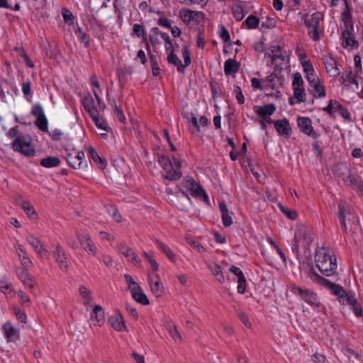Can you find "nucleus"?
Here are the masks:
<instances>
[{
  "mask_svg": "<svg viewBox=\"0 0 363 363\" xmlns=\"http://www.w3.org/2000/svg\"><path fill=\"white\" fill-rule=\"evenodd\" d=\"M21 207L24 210L26 214L32 218L35 215V211L32 204L28 201H23L21 203Z\"/></svg>",
  "mask_w": 363,
  "mask_h": 363,
  "instance_id": "47",
  "label": "nucleus"
},
{
  "mask_svg": "<svg viewBox=\"0 0 363 363\" xmlns=\"http://www.w3.org/2000/svg\"><path fill=\"white\" fill-rule=\"evenodd\" d=\"M90 116L98 128L106 130L107 132L109 131L111 128L108 127L107 123L103 118L99 117V113H96Z\"/></svg>",
  "mask_w": 363,
  "mask_h": 363,
  "instance_id": "39",
  "label": "nucleus"
},
{
  "mask_svg": "<svg viewBox=\"0 0 363 363\" xmlns=\"http://www.w3.org/2000/svg\"><path fill=\"white\" fill-rule=\"evenodd\" d=\"M158 162L162 169V175L168 180L175 181L182 177L181 162L173 157L174 163L165 155L158 156Z\"/></svg>",
  "mask_w": 363,
  "mask_h": 363,
  "instance_id": "3",
  "label": "nucleus"
},
{
  "mask_svg": "<svg viewBox=\"0 0 363 363\" xmlns=\"http://www.w3.org/2000/svg\"><path fill=\"white\" fill-rule=\"evenodd\" d=\"M323 61L327 73L332 77H336L340 74V70L337 67V62L331 55L323 56Z\"/></svg>",
  "mask_w": 363,
  "mask_h": 363,
  "instance_id": "12",
  "label": "nucleus"
},
{
  "mask_svg": "<svg viewBox=\"0 0 363 363\" xmlns=\"http://www.w3.org/2000/svg\"><path fill=\"white\" fill-rule=\"evenodd\" d=\"M13 149L26 157L35 155V149L28 136L17 135L12 143Z\"/></svg>",
  "mask_w": 363,
  "mask_h": 363,
  "instance_id": "7",
  "label": "nucleus"
},
{
  "mask_svg": "<svg viewBox=\"0 0 363 363\" xmlns=\"http://www.w3.org/2000/svg\"><path fill=\"white\" fill-rule=\"evenodd\" d=\"M323 15L319 12L313 13L311 16H306L304 18V24L306 28H320V22Z\"/></svg>",
  "mask_w": 363,
  "mask_h": 363,
  "instance_id": "20",
  "label": "nucleus"
},
{
  "mask_svg": "<svg viewBox=\"0 0 363 363\" xmlns=\"http://www.w3.org/2000/svg\"><path fill=\"white\" fill-rule=\"evenodd\" d=\"M233 16L238 21H240L243 19L245 15L243 13V9L241 6L237 5L233 9Z\"/></svg>",
  "mask_w": 363,
  "mask_h": 363,
  "instance_id": "56",
  "label": "nucleus"
},
{
  "mask_svg": "<svg viewBox=\"0 0 363 363\" xmlns=\"http://www.w3.org/2000/svg\"><path fill=\"white\" fill-rule=\"evenodd\" d=\"M72 149H69V167L73 169H79L82 167L83 164V159L84 157V153L81 150L83 143L82 138L79 140H74L71 138Z\"/></svg>",
  "mask_w": 363,
  "mask_h": 363,
  "instance_id": "6",
  "label": "nucleus"
},
{
  "mask_svg": "<svg viewBox=\"0 0 363 363\" xmlns=\"http://www.w3.org/2000/svg\"><path fill=\"white\" fill-rule=\"evenodd\" d=\"M26 240L40 257H42L48 254V251L45 248L44 243L38 237L30 234L26 236Z\"/></svg>",
  "mask_w": 363,
  "mask_h": 363,
  "instance_id": "13",
  "label": "nucleus"
},
{
  "mask_svg": "<svg viewBox=\"0 0 363 363\" xmlns=\"http://www.w3.org/2000/svg\"><path fill=\"white\" fill-rule=\"evenodd\" d=\"M269 50L270 53H265V57H271L275 69L281 70L286 62V52L279 45L271 46Z\"/></svg>",
  "mask_w": 363,
  "mask_h": 363,
  "instance_id": "8",
  "label": "nucleus"
},
{
  "mask_svg": "<svg viewBox=\"0 0 363 363\" xmlns=\"http://www.w3.org/2000/svg\"><path fill=\"white\" fill-rule=\"evenodd\" d=\"M82 247L85 250L89 255L92 256H96L98 252V249L95 245L94 242L91 240L88 242H85L82 245Z\"/></svg>",
  "mask_w": 363,
  "mask_h": 363,
  "instance_id": "44",
  "label": "nucleus"
},
{
  "mask_svg": "<svg viewBox=\"0 0 363 363\" xmlns=\"http://www.w3.org/2000/svg\"><path fill=\"white\" fill-rule=\"evenodd\" d=\"M56 261L59 264L60 268L63 271L67 270V257L65 252L57 246L55 251Z\"/></svg>",
  "mask_w": 363,
  "mask_h": 363,
  "instance_id": "30",
  "label": "nucleus"
},
{
  "mask_svg": "<svg viewBox=\"0 0 363 363\" xmlns=\"http://www.w3.org/2000/svg\"><path fill=\"white\" fill-rule=\"evenodd\" d=\"M208 269L220 284H223L225 281V277L221 270V267L219 264L213 263L212 264L208 265Z\"/></svg>",
  "mask_w": 363,
  "mask_h": 363,
  "instance_id": "35",
  "label": "nucleus"
},
{
  "mask_svg": "<svg viewBox=\"0 0 363 363\" xmlns=\"http://www.w3.org/2000/svg\"><path fill=\"white\" fill-rule=\"evenodd\" d=\"M303 80L302 79V77L299 72H296L293 74V82H292V86L293 88L296 87H303Z\"/></svg>",
  "mask_w": 363,
  "mask_h": 363,
  "instance_id": "54",
  "label": "nucleus"
},
{
  "mask_svg": "<svg viewBox=\"0 0 363 363\" xmlns=\"http://www.w3.org/2000/svg\"><path fill=\"white\" fill-rule=\"evenodd\" d=\"M40 164L45 168H51L58 166L60 160L57 157H47L40 160Z\"/></svg>",
  "mask_w": 363,
  "mask_h": 363,
  "instance_id": "38",
  "label": "nucleus"
},
{
  "mask_svg": "<svg viewBox=\"0 0 363 363\" xmlns=\"http://www.w3.org/2000/svg\"><path fill=\"white\" fill-rule=\"evenodd\" d=\"M342 20L345 24V29H350L354 30V23L352 21V17L350 11H345L342 13Z\"/></svg>",
  "mask_w": 363,
  "mask_h": 363,
  "instance_id": "42",
  "label": "nucleus"
},
{
  "mask_svg": "<svg viewBox=\"0 0 363 363\" xmlns=\"http://www.w3.org/2000/svg\"><path fill=\"white\" fill-rule=\"evenodd\" d=\"M3 330L8 341L15 342L18 340L19 332L10 322H6L3 325Z\"/></svg>",
  "mask_w": 363,
  "mask_h": 363,
  "instance_id": "19",
  "label": "nucleus"
},
{
  "mask_svg": "<svg viewBox=\"0 0 363 363\" xmlns=\"http://www.w3.org/2000/svg\"><path fill=\"white\" fill-rule=\"evenodd\" d=\"M218 206L221 213L223 225L225 227L230 226L233 224L232 215H233V213L229 211L224 201H219Z\"/></svg>",
  "mask_w": 363,
  "mask_h": 363,
  "instance_id": "16",
  "label": "nucleus"
},
{
  "mask_svg": "<svg viewBox=\"0 0 363 363\" xmlns=\"http://www.w3.org/2000/svg\"><path fill=\"white\" fill-rule=\"evenodd\" d=\"M89 80H90L91 85L94 88H96V89H94V90L96 91L98 93H99V96H100L101 95V94H102V91L101 89L100 84H99V82L97 79L96 76L95 74H93L92 76H91Z\"/></svg>",
  "mask_w": 363,
  "mask_h": 363,
  "instance_id": "62",
  "label": "nucleus"
},
{
  "mask_svg": "<svg viewBox=\"0 0 363 363\" xmlns=\"http://www.w3.org/2000/svg\"><path fill=\"white\" fill-rule=\"evenodd\" d=\"M93 94L96 101L91 94H88L82 99L84 109L89 113V116L99 113L100 111H104L106 108L105 103L103 101L101 96H99V93L93 90Z\"/></svg>",
  "mask_w": 363,
  "mask_h": 363,
  "instance_id": "5",
  "label": "nucleus"
},
{
  "mask_svg": "<svg viewBox=\"0 0 363 363\" xmlns=\"http://www.w3.org/2000/svg\"><path fill=\"white\" fill-rule=\"evenodd\" d=\"M194 184V187L189 190L191 195L195 198H203L204 201L208 202V196L202 186L196 182Z\"/></svg>",
  "mask_w": 363,
  "mask_h": 363,
  "instance_id": "29",
  "label": "nucleus"
},
{
  "mask_svg": "<svg viewBox=\"0 0 363 363\" xmlns=\"http://www.w3.org/2000/svg\"><path fill=\"white\" fill-rule=\"evenodd\" d=\"M108 213L111 215L112 218L116 221V222H121V216L120 213L118 212V209L113 206H110L109 208L107 210Z\"/></svg>",
  "mask_w": 363,
  "mask_h": 363,
  "instance_id": "59",
  "label": "nucleus"
},
{
  "mask_svg": "<svg viewBox=\"0 0 363 363\" xmlns=\"http://www.w3.org/2000/svg\"><path fill=\"white\" fill-rule=\"evenodd\" d=\"M77 238L81 245H82L85 242H88L89 241L91 240L89 233L86 230H81L79 231H77Z\"/></svg>",
  "mask_w": 363,
  "mask_h": 363,
  "instance_id": "48",
  "label": "nucleus"
},
{
  "mask_svg": "<svg viewBox=\"0 0 363 363\" xmlns=\"http://www.w3.org/2000/svg\"><path fill=\"white\" fill-rule=\"evenodd\" d=\"M79 293L83 299L84 306L86 307L90 306L93 301L91 291L84 286H80Z\"/></svg>",
  "mask_w": 363,
  "mask_h": 363,
  "instance_id": "33",
  "label": "nucleus"
},
{
  "mask_svg": "<svg viewBox=\"0 0 363 363\" xmlns=\"http://www.w3.org/2000/svg\"><path fill=\"white\" fill-rule=\"evenodd\" d=\"M308 35L315 42L320 40L319 28H307Z\"/></svg>",
  "mask_w": 363,
  "mask_h": 363,
  "instance_id": "57",
  "label": "nucleus"
},
{
  "mask_svg": "<svg viewBox=\"0 0 363 363\" xmlns=\"http://www.w3.org/2000/svg\"><path fill=\"white\" fill-rule=\"evenodd\" d=\"M238 292L243 294L246 290V279L245 277L238 279Z\"/></svg>",
  "mask_w": 363,
  "mask_h": 363,
  "instance_id": "64",
  "label": "nucleus"
},
{
  "mask_svg": "<svg viewBox=\"0 0 363 363\" xmlns=\"http://www.w3.org/2000/svg\"><path fill=\"white\" fill-rule=\"evenodd\" d=\"M188 243L190 246L199 253L205 251V248L197 241L193 240H188Z\"/></svg>",
  "mask_w": 363,
  "mask_h": 363,
  "instance_id": "63",
  "label": "nucleus"
},
{
  "mask_svg": "<svg viewBox=\"0 0 363 363\" xmlns=\"http://www.w3.org/2000/svg\"><path fill=\"white\" fill-rule=\"evenodd\" d=\"M195 182L191 177H185L182 179V185L189 191L191 188L194 187Z\"/></svg>",
  "mask_w": 363,
  "mask_h": 363,
  "instance_id": "61",
  "label": "nucleus"
},
{
  "mask_svg": "<svg viewBox=\"0 0 363 363\" xmlns=\"http://www.w3.org/2000/svg\"><path fill=\"white\" fill-rule=\"evenodd\" d=\"M167 62L170 65H173L177 67V71L179 73H184L185 71V66L183 64L179 57L174 52V50H171L167 57Z\"/></svg>",
  "mask_w": 363,
  "mask_h": 363,
  "instance_id": "26",
  "label": "nucleus"
},
{
  "mask_svg": "<svg viewBox=\"0 0 363 363\" xmlns=\"http://www.w3.org/2000/svg\"><path fill=\"white\" fill-rule=\"evenodd\" d=\"M274 128L279 135L286 138H289L292 133L289 121L286 118L276 121Z\"/></svg>",
  "mask_w": 363,
  "mask_h": 363,
  "instance_id": "15",
  "label": "nucleus"
},
{
  "mask_svg": "<svg viewBox=\"0 0 363 363\" xmlns=\"http://www.w3.org/2000/svg\"><path fill=\"white\" fill-rule=\"evenodd\" d=\"M182 52L184 59L183 66H185L186 68V67H189L191 63V53L189 47L186 45L183 46Z\"/></svg>",
  "mask_w": 363,
  "mask_h": 363,
  "instance_id": "45",
  "label": "nucleus"
},
{
  "mask_svg": "<svg viewBox=\"0 0 363 363\" xmlns=\"http://www.w3.org/2000/svg\"><path fill=\"white\" fill-rule=\"evenodd\" d=\"M14 247L23 267L28 268V267L32 264V261L28 257L27 252L21 245L16 244Z\"/></svg>",
  "mask_w": 363,
  "mask_h": 363,
  "instance_id": "17",
  "label": "nucleus"
},
{
  "mask_svg": "<svg viewBox=\"0 0 363 363\" xmlns=\"http://www.w3.org/2000/svg\"><path fill=\"white\" fill-rule=\"evenodd\" d=\"M308 305L319 308L322 306L321 303L318 301L317 294L310 290H306L303 296L301 298Z\"/></svg>",
  "mask_w": 363,
  "mask_h": 363,
  "instance_id": "28",
  "label": "nucleus"
},
{
  "mask_svg": "<svg viewBox=\"0 0 363 363\" xmlns=\"http://www.w3.org/2000/svg\"><path fill=\"white\" fill-rule=\"evenodd\" d=\"M133 31L134 35H135L138 38H140L145 35L146 29L143 24L135 23L133 27Z\"/></svg>",
  "mask_w": 363,
  "mask_h": 363,
  "instance_id": "49",
  "label": "nucleus"
},
{
  "mask_svg": "<svg viewBox=\"0 0 363 363\" xmlns=\"http://www.w3.org/2000/svg\"><path fill=\"white\" fill-rule=\"evenodd\" d=\"M294 94L293 96L289 99V104L291 106H294L296 104H300L302 102H305L306 101V92L304 87H296L293 88Z\"/></svg>",
  "mask_w": 363,
  "mask_h": 363,
  "instance_id": "18",
  "label": "nucleus"
},
{
  "mask_svg": "<svg viewBox=\"0 0 363 363\" xmlns=\"http://www.w3.org/2000/svg\"><path fill=\"white\" fill-rule=\"evenodd\" d=\"M124 278L130 291H133V289H136L137 287H140L130 275L126 274L124 275Z\"/></svg>",
  "mask_w": 363,
  "mask_h": 363,
  "instance_id": "58",
  "label": "nucleus"
},
{
  "mask_svg": "<svg viewBox=\"0 0 363 363\" xmlns=\"http://www.w3.org/2000/svg\"><path fill=\"white\" fill-rule=\"evenodd\" d=\"M313 239L312 235L305 228H299L295 231L291 250L295 253H298L299 247L308 249Z\"/></svg>",
  "mask_w": 363,
  "mask_h": 363,
  "instance_id": "4",
  "label": "nucleus"
},
{
  "mask_svg": "<svg viewBox=\"0 0 363 363\" xmlns=\"http://www.w3.org/2000/svg\"><path fill=\"white\" fill-rule=\"evenodd\" d=\"M109 323L113 328H114L117 331H124L126 330V326L125 324V321L121 313L111 316L109 318Z\"/></svg>",
  "mask_w": 363,
  "mask_h": 363,
  "instance_id": "23",
  "label": "nucleus"
},
{
  "mask_svg": "<svg viewBox=\"0 0 363 363\" xmlns=\"http://www.w3.org/2000/svg\"><path fill=\"white\" fill-rule=\"evenodd\" d=\"M354 73L356 76H360L362 74V66L361 57L359 55H356L354 57Z\"/></svg>",
  "mask_w": 363,
  "mask_h": 363,
  "instance_id": "51",
  "label": "nucleus"
},
{
  "mask_svg": "<svg viewBox=\"0 0 363 363\" xmlns=\"http://www.w3.org/2000/svg\"><path fill=\"white\" fill-rule=\"evenodd\" d=\"M155 242L158 248H160L169 258V259L172 262H175L177 256L171 250V249L164 243L162 242L159 240H156Z\"/></svg>",
  "mask_w": 363,
  "mask_h": 363,
  "instance_id": "36",
  "label": "nucleus"
},
{
  "mask_svg": "<svg viewBox=\"0 0 363 363\" xmlns=\"http://www.w3.org/2000/svg\"><path fill=\"white\" fill-rule=\"evenodd\" d=\"M149 282L152 293L157 297L161 296L163 294L164 289L160 280L157 278L155 282H152V280L150 278Z\"/></svg>",
  "mask_w": 363,
  "mask_h": 363,
  "instance_id": "37",
  "label": "nucleus"
},
{
  "mask_svg": "<svg viewBox=\"0 0 363 363\" xmlns=\"http://www.w3.org/2000/svg\"><path fill=\"white\" fill-rule=\"evenodd\" d=\"M280 80L281 79L277 74L272 73L266 78L267 86L272 90H274Z\"/></svg>",
  "mask_w": 363,
  "mask_h": 363,
  "instance_id": "41",
  "label": "nucleus"
},
{
  "mask_svg": "<svg viewBox=\"0 0 363 363\" xmlns=\"http://www.w3.org/2000/svg\"><path fill=\"white\" fill-rule=\"evenodd\" d=\"M240 63L235 59H228L224 63V72L225 75L237 73L240 69Z\"/></svg>",
  "mask_w": 363,
  "mask_h": 363,
  "instance_id": "27",
  "label": "nucleus"
},
{
  "mask_svg": "<svg viewBox=\"0 0 363 363\" xmlns=\"http://www.w3.org/2000/svg\"><path fill=\"white\" fill-rule=\"evenodd\" d=\"M132 297L137 302L146 306L150 303L149 300L147 296L143 291L141 287H137L136 289H133V291H131Z\"/></svg>",
  "mask_w": 363,
  "mask_h": 363,
  "instance_id": "31",
  "label": "nucleus"
},
{
  "mask_svg": "<svg viewBox=\"0 0 363 363\" xmlns=\"http://www.w3.org/2000/svg\"><path fill=\"white\" fill-rule=\"evenodd\" d=\"M276 26V21L274 18L267 17L266 21H264L261 24L260 29H270Z\"/></svg>",
  "mask_w": 363,
  "mask_h": 363,
  "instance_id": "60",
  "label": "nucleus"
},
{
  "mask_svg": "<svg viewBox=\"0 0 363 363\" xmlns=\"http://www.w3.org/2000/svg\"><path fill=\"white\" fill-rule=\"evenodd\" d=\"M118 249L121 254H122L128 262H131L135 265H138L140 262V260L135 251L128 247L125 243L121 242L118 245Z\"/></svg>",
  "mask_w": 363,
  "mask_h": 363,
  "instance_id": "14",
  "label": "nucleus"
},
{
  "mask_svg": "<svg viewBox=\"0 0 363 363\" xmlns=\"http://www.w3.org/2000/svg\"><path fill=\"white\" fill-rule=\"evenodd\" d=\"M308 277L313 282L324 286L328 289L330 293L337 296L339 302L342 305H350L352 302L355 303V294L351 291L347 292L340 284L333 283L319 275L313 268L308 273Z\"/></svg>",
  "mask_w": 363,
  "mask_h": 363,
  "instance_id": "1",
  "label": "nucleus"
},
{
  "mask_svg": "<svg viewBox=\"0 0 363 363\" xmlns=\"http://www.w3.org/2000/svg\"><path fill=\"white\" fill-rule=\"evenodd\" d=\"M341 45L347 50L358 48L359 42L355 39L353 30L350 29H344L341 32Z\"/></svg>",
  "mask_w": 363,
  "mask_h": 363,
  "instance_id": "10",
  "label": "nucleus"
},
{
  "mask_svg": "<svg viewBox=\"0 0 363 363\" xmlns=\"http://www.w3.org/2000/svg\"><path fill=\"white\" fill-rule=\"evenodd\" d=\"M297 124L300 130L313 139L318 138V134L314 130L312 125V121L308 117L298 116L297 118Z\"/></svg>",
  "mask_w": 363,
  "mask_h": 363,
  "instance_id": "11",
  "label": "nucleus"
},
{
  "mask_svg": "<svg viewBox=\"0 0 363 363\" xmlns=\"http://www.w3.org/2000/svg\"><path fill=\"white\" fill-rule=\"evenodd\" d=\"M352 311L357 318L363 317V308L362 305L357 301L355 298V303L352 302L350 304Z\"/></svg>",
  "mask_w": 363,
  "mask_h": 363,
  "instance_id": "46",
  "label": "nucleus"
},
{
  "mask_svg": "<svg viewBox=\"0 0 363 363\" xmlns=\"http://www.w3.org/2000/svg\"><path fill=\"white\" fill-rule=\"evenodd\" d=\"M150 61L151 63L152 70V74L154 76H157L160 73V67L157 64V60L155 55L152 54H150Z\"/></svg>",
  "mask_w": 363,
  "mask_h": 363,
  "instance_id": "53",
  "label": "nucleus"
},
{
  "mask_svg": "<svg viewBox=\"0 0 363 363\" xmlns=\"http://www.w3.org/2000/svg\"><path fill=\"white\" fill-rule=\"evenodd\" d=\"M166 328L167 330H168L169 334L175 340L176 342H182V336L180 335L179 333L177 330L176 326L173 323L170 322L167 323Z\"/></svg>",
  "mask_w": 363,
  "mask_h": 363,
  "instance_id": "40",
  "label": "nucleus"
},
{
  "mask_svg": "<svg viewBox=\"0 0 363 363\" xmlns=\"http://www.w3.org/2000/svg\"><path fill=\"white\" fill-rule=\"evenodd\" d=\"M344 182L350 186L353 189H359L362 181L360 177L356 174H352L350 172L345 177L342 178Z\"/></svg>",
  "mask_w": 363,
  "mask_h": 363,
  "instance_id": "25",
  "label": "nucleus"
},
{
  "mask_svg": "<svg viewBox=\"0 0 363 363\" xmlns=\"http://www.w3.org/2000/svg\"><path fill=\"white\" fill-rule=\"evenodd\" d=\"M35 123L36 126L42 131H46L48 128V121H47L45 116L36 118V121H35Z\"/></svg>",
  "mask_w": 363,
  "mask_h": 363,
  "instance_id": "52",
  "label": "nucleus"
},
{
  "mask_svg": "<svg viewBox=\"0 0 363 363\" xmlns=\"http://www.w3.org/2000/svg\"><path fill=\"white\" fill-rule=\"evenodd\" d=\"M179 17L186 25H190L199 23L204 18V13L201 11L182 9L179 11Z\"/></svg>",
  "mask_w": 363,
  "mask_h": 363,
  "instance_id": "9",
  "label": "nucleus"
},
{
  "mask_svg": "<svg viewBox=\"0 0 363 363\" xmlns=\"http://www.w3.org/2000/svg\"><path fill=\"white\" fill-rule=\"evenodd\" d=\"M218 35L223 40L224 43H228L230 41V35L228 30V29L223 25H220L219 26Z\"/></svg>",
  "mask_w": 363,
  "mask_h": 363,
  "instance_id": "50",
  "label": "nucleus"
},
{
  "mask_svg": "<svg viewBox=\"0 0 363 363\" xmlns=\"http://www.w3.org/2000/svg\"><path fill=\"white\" fill-rule=\"evenodd\" d=\"M91 320L93 323L100 325L104 322L105 313L103 308L99 305L94 306L91 314Z\"/></svg>",
  "mask_w": 363,
  "mask_h": 363,
  "instance_id": "21",
  "label": "nucleus"
},
{
  "mask_svg": "<svg viewBox=\"0 0 363 363\" xmlns=\"http://www.w3.org/2000/svg\"><path fill=\"white\" fill-rule=\"evenodd\" d=\"M254 110L259 116L264 118L272 116L276 111V106L274 104H268L262 106H256Z\"/></svg>",
  "mask_w": 363,
  "mask_h": 363,
  "instance_id": "22",
  "label": "nucleus"
},
{
  "mask_svg": "<svg viewBox=\"0 0 363 363\" xmlns=\"http://www.w3.org/2000/svg\"><path fill=\"white\" fill-rule=\"evenodd\" d=\"M315 262L317 268L323 275L330 277L337 274L336 257L334 255H330L328 249L323 247L316 250Z\"/></svg>",
  "mask_w": 363,
  "mask_h": 363,
  "instance_id": "2",
  "label": "nucleus"
},
{
  "mask_svg": "<svg viewBox=\"0 0 363 363\" xmlns=\"http://www.w3.org/2000/svg\"><path fill=\"white\" fill-rule=\"evenodd\" d=\"M205 34L203 30H199L196 38V45L199 49H204L205 48Z\"/></svg>",
  "mask_w": 363,
  "mask_h": 363,
  "instance_id": "55",
  "label": "nucleus"
},
{
  "mask_svg": "<svg viewBox=\"0 0 363 363\" xmlns=\"http://www.w3.org/2000/svg\"><path fill=\"white\" fill-rule=\"evenodd\" d=\"M73 30L79 43L83 44L84 47H88L89 45V36L83 31L82 28L77 24L73 26Z\"/></svg>",
  "mask_w": 363,
  "mask_h": 363,
  "instance_id": "32",
  "label": "nucleus"
},
{
  "mask_svg": "<svg viewBox=\"0 0 363 363\" xmlns=\"http://www.w3.org/2000/svg\"><path fill=\"white\" fill-rule=\"evenodd\" d=\"M245 23L248 29H255L259 24V18L251 14L246 18Z\"/></svg>",
  "mask_w": 363,
  "mask_h": 363,
  "instance_id": "43",
  "label": "nucleus"
},
{
  "mask_svg": "<svg viewBox=\"0 0 363 363\" xmlns=\"http://www.w3.org/2000/svg\"><path fill=\"white\" fill-rule=\"evenodd\" d=\"M311 90V92L315 98H323L325 96V89L320 82L314 83L310 85Z\"/></svg>",
  "mask_w": 363,
  "mask_h": 363,
  "instance_id": "34",
  "label": "nucleus"
},
{
  "mask_svg": "<svg viewBox=\"0 0 363 363\" xmlns=\"http://www.w3.org/2000/svg\"><path fill=\"white\" fill-rule=\"evenodd\" d=\"M89 157L99 168L104 169L107 164V162L104 157H101L97 151L92 147L88 148Z\"/></svg>",
  "mask_w": 363,
  "mask_h": 363,
  "instance_id": "24",
  "label": "nucleus"
}]
</instances>
